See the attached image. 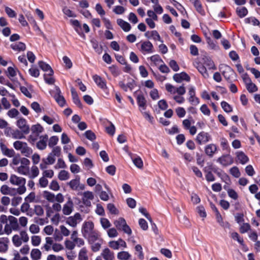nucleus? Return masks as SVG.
Returning <instances> with one entry per match:
<instances>
[{
	"instance_id": "f257e3e1",
	"label": "nucleus",
	"mask_w": 260,
	"mask_h": 260,
	"mask_svg": "<svg viewBox=\"0 0 260 260\" xmlns=\"http://www.w3.org/2000/svg\"><path fill=\"white\" fill-rule=\"evenodd\" d=\"M166 89L168 92L173 95V99L178 104H182L185 101L182 96L186 92V89L184 86L182 85L176 87L171 84L165 85Z\"/></svg>"
},
{
	"instance_id": "f03ea898",
	"label": "nucleus",
	"mask_w": 260,
	"mask_h": 260,
	"mask_svg": "<svg viewBox=\"0 0 260 260\" xmlns=\"http://www.w3.org/2000/svg\"><path fill=\"white\" fill-rule=\"evenodd\" d=\"M13 147L16 150L20 151L26 157H29L32 153V149L24 142L16 141L14 142Z\"/></svg>"
},
{
	"instance_id": "7ed1b4c3",
	"label": "nucleus",
	"mask_w": 260,
	"mask_h": 260,
	"mask_svg": "<svg viewBox=\"0 0 260 260\" xmlns=\"http://www.w3.org/2000/svg\"><path fill=\"white\" fill-rule=\"evenodd\" d=\"M115 226L118 231L122 232L128 236L132 234L131 228L123 217H119L115 221Z\"/></svg>"
},
{
	"instance_id": "20e7f679",
	"label": "nucleus",
	"mask_w": 260,
	"mask_h": 260,
	"mask_svg": "<svg viewBox=\"0 0 260 260\" xmlns=\"http://www.w3.org/2000/svg\"><path fill=\"white\" fill-rule=\"evenodd\" d=\"M140 51L144 54L152 53L153 52V46L149 41L142 42L140 44Z\"/></svg>"
},
{
	"instance_id": "39448f33",
	"label": "nucleus",
	"mask_w": 260,
	"mask_h": 260,
	"mask_svg": "<svg viewBox=\"0 0 260 260\" xmlns=\"http://www.w3.org/2000/svg\"><path fill=\"white\" fill-rule=\"evenodd\" d=\"M211 140V136L205 132L199 133L196 138V142L199 144H206Z\"/></svg>"
},
{
	"instance_id": "423d86ee",
	"label": "nucleus",
	"mask_w": 260,
	"mask_h": 260,
	"mask_svg": "<svg viewBox=\"0 0 260 260\" xmlns=\"http://www.w3.org/2000/svg\"><path fill=\"white\" fill-rule=\"evenodd\" d=\"M94 230V224L92 221H85L82 225L81 232L85 238L88 236L92 231Z\"/></svg>"
},
{
	"instance_id": "0eeeda50",
	"label": "nucleus",
	"mask_w": 260,
	"mask_h": 260,
	"mask_svg": "<svg viewBox=\"0 0 260 260\" xmlns=\"http://www.w3.org/2000/svg\"><path fill=\"white\" fill-rule=\"evenodd\" d=\"M243 80L246 84L247 90L251 93L255 92L257 91L258 88L256 85L252 82L251 79L247 75H244L243 76Z\"/></svg>"
},
{
	"instance_id": "6e6552de",
	"label": "nucleus",
	"mask_w": 260,
	"mask_h": 260,
	"mask_svg": "<svg viewBox=\"0 0 260 260\" xmlns=\"http://www.w3.org/2000/svg\"><path fill=\"white\" fill-rule=\"evenodd\" d=\"M219 69L222 75L226 79H229L234 74V71L229 66L222 64L219 66Z\"/></svg>"
},
{
	"instance_id": "1a4fd4ad",
	"label": "nucleus",
	"mask_w": 260,
	"mask_h": 260,
	"mask_svg": "<svg viewBox=\"0 0 260 260\" xmlns=\"http://www.w3.org/2000/svg\"><path fill=\"white\" fill-rule=\"evenodd\" d=\"M9 133L13 139H22L25 138V134L19 129H12L11 128H7L5 134L7 136H8Z\"/></svg>"
},
{
	"instance_id": "9d476101",
	"label": "nucleus",
	"mask_w": 260,
	"mask_h": 260,
	"mask_svg": "<svg viewBox=\"0 0 260 260\" xmlns=\"http://www.w3.org/2000/svg\"><path fill=\"white\" fill-rule=\"evenodd\" d=\"M55 93L53 97L57 102V103L61 107H63L66 103V101L64 97L61 94V90L59 87L55 86Z\"/></svg>"
},
{
	"instance_id": "9b49d317",
	"label": "nucleus",
	"mask_w": 260,
	"mask_h": 260,
	"mask_svg": "<svg viewBox=\"0 0 260 260\" xmlns=\"http://www.w3.org/2000/svg\"><path fill=\"white\" fill-rule=\"evenodd\" d=\"M17 126L23 132L24 134H28L30 132V128L27 124V121L24 118H20L17 121Z\"/></svg>"
},
{
	"instance_id": "f8f14e48",
	"label": "nucleus",
	"mask_w": 260,
	"mask_h": 260,
	"mask_svg": "<svg viewBox=\"0 0 260 260\" xmlns=\"http://www.w3.org/2000/svg\"><path fill=\"white\" fill-rule=\"evenodd\" d=\"M81 215L79 213H76L74 216H70L67 220V223L72 227H76L78 222L82 221Z\"/></svg>"
},
{
	"instance_id": "ddd939ff",
	"label": "nucleus",
	"mask_w": 260,
	"mask_h": 260,
	"mask_svg": "<svg viewBox=\"0 0 260 260\" xmlns=\"http://www.w3.org/2000/svg\"><path fill=\"white\" fill-rule=\"evenodd\" d=\"M217 161L220 163L221 165L227 166L232 165L233 162V158L230 154L223 155L219 157Z\"/></svg>"
},
{
	"instance_id": "4468645a",
	"label": "nucleus",
	"mask_w": 260,
	"mask_h": 260,
	"mask_svg": "<svg viewBox=\"0 0 260 260\" xmlns=\"http://www.w3.org/2000/svg\"><path fill=\"white\" fill-rule=\"evenodd\" d=\"M70 22L73 26L76 32L83 39H85L86 36L82 31V28L81 24L78 20H71Z\"/></svg>"
},
{
	"instance_id": "2eb2a0df",
	"label": "nucleus",
	"mask_w": 260,
	"mask_h": 260,
	"mask_svg": "<svg viewBox=\"0 0 260 260\" xmlns=\"http://www.w3.org/2000/svg\"><path fill=\"white\" fill-rule=\"evenodd\" d=\"M92 79L96 84L101 88H102L107 94H108L107 92V88L106 83L104 80L98 75H94L92 76Z\"/></svg>"
},
{
	"instance_id": "dca6fc26",
	"label": "nucleus",
	"mask_w": 260,
	"mask_h": 260,
	"mask_svg": "<svg viewBox=\"0 0 260 260\" xmlns=\"http://www.w3.org/2000/svg\"><path fill=\"white\" fill-rule=\"evenodd\" d=\"M217 151V146L213 143L206 145L205 147V153L209 157H212Z\"/></svg>"
},
{
	"instance_id": "f3484780",
	"label": "nucleus",
	"mask_w": 260,
	"mask_h": 260,
	"mask_svg": "<svg viewBox=\"0 0 260 260\" xmlns=\"http://www.w3.org/2000/svg\"><path fill=\"white\" fill-rule=\"evenodd\" d=\"M40 140L37 143V148L40 150H43L46 148L47 142L48 140V137L47 135H42L39 137Z\"/></svg>"
},
{
	"instance_id": "a211bd4d",
	"label": "nucleus",
	"mask_w": 260,
	"mask_h": 260,
	"mask_svg": "<svg viewBox=\"0 0 260 260\" xmlns=\"http://www.w3.org/2000/svg\"><path fill=\"white\" fill-rule=\"evenodd\" d=\"M10 182L13 185H25L26 179L23 177H18L15 175H12L10 178Z\"/></svg>"
},
{
	"instance_id": "6ab92c4d",
	"label": "nucleus",
	"mask_w": 260,
	"mask_h": 260,
	"mask_svg": "<svg viewBox=\"0 0 260 260\" xmlns=\"http://www.w3.org/2000/svg\"><path fill=\"white\" fill-rule=\"evenodd\" d=\"M85 238L88 240L90 244H92L96 241V240H99V239H101L99 232L94 230L89 233L88 236L85 237Z\"/></svg>"
},
{
	"instance_id": "aec40b11",
	"label": "nucleus",
	"mask_w": 260,
	"mask_h": 260,
	"mask_svg": "<svg viewBox=\"0 0 260 260\" xmlns=\"http://www.w3.org/2000/svg\"><path fill=\"white\" fill-rule=\"evenodd\" d=\"M39 67L44 72H49L48 75L49 76H53L54 71L50 67V66L43 61H39L38 62Z\"/></svg>"
},
{
	"instance_id": "412c9836",
	"label": "nucleus",
	"mask_w": 260,
	"mask_h": 260,
	"mask_svg": "<svg viewBox=\"0 0 260 260\" xmlns=\"http://www.w3.org/2000/svg\"><path fill=\"white\" fill-rule=\"evenodd\" d=\"M71 92L73 103L79 108H82V105L78 96V94L74 87L71 88Z\"/></svg>"
},
{
	"instance_id": "4be33fe9",
	"label": "nucleus",
	"mask_w": 260,
	"mask_h": 260,
	"mask_svg": "<svg viewBox=\"0 0 260 260\" xmlns=\"http://www.w3.org/2000/svg\"><path fill=\"white\" fill-rule=\"evenodd\" d=\"M173 79L176 82L178 83H180L183 80H185L187 81H189L190 80V77L185 72H182L180 74H175L173 76Z\"/></svg>"
},
{
	"instance_id": "5701e85b",
	"label": "nucleus",
	"mask_w": 260,
	"mask_h": 260,
	"mask_svg": "<svg viewBox=\"0 0 260 260\" xmlns=\"http://www.w3.org/2000/svg\"><path fill=\"white\" fill-rule=\"evenodd\" d=\"M73 208V203L71 199L68 201V202L64 205L62 209V212L64 215H70Z\"/></svg>"
},
{
	"instance_id": "b1692460",
	"label": "nucleus",
	"mask_w": 260,
	"mask_h": 260,
	"mask_svg": "<svg viewBox=\"0 0 260 260\" xmlns=\"http://www.w3.org/2000/svg\"><path fill=\"white\" fill-rule=\"evenodd\" d=\"M9 240L7 237L0 238V252L5 253L8 249Z\"/></svg>"
},
{
	"instance_id": "393cba45",
	"label": "nucleus",
	"mask_w": 260,
	"mask_h": 260,
	"mask_svg": "<svg viewBox=\"0 0 260 260\" xmlns=\"http://www.w3.org/2000/svg\"><path fill=\"white\" fill-rule=\"evenodd\" d=\"M137 101L140 111H144L146 108V101L143 94H139L137 96Z\"/></svg>"
},
{
	"instance_id": "a878e982",
	"label": "nucleus",
	"mask_w": 260,
	"mask_h": 260,
	"mask_svg": "<svg viewBox=\"0 0 260 260\" xmlns=\"http://www.w3.org/2000/svg\"><path fill=\"white\" fill-rule=\"evenodd\" d=\"M0 147L3 153L9 157L14 156L15 154V151L12 149H9L3 143H0Z\"/></svg>"
},
{
	"instance_id": "bb28decb",
	"label": "nucleus",
	"mask_w": 260,
	"mask_h": 260,
	"mask_svg": "<svg viewBox=\"0 0 260 260\" xmlns=\"http://www.w3.org/2000/svg\"><path fill=\"white\" fill-rule=\"evenodd\" d=\"M80 178L79 176H77L76 178L71 180L68 183V185H69L70 187L73 190H77L80 185Z\"/></svg>"
},
{
	"instance_id": "cd10ccee",
	"label": "nucleus",
	"mask_w": 260,
	"mask_h": 260,
	"mask_svg": "<svg viewBox=\"0 0 260 260\" xmlns=\"http://www.w3.org/2000/svg\"><path fill=\"white\" fill-rule=\"evenodd\" d=\"M117 23L118 25L125 32L129 31L131 29V25L127 22L121 19L117 20Z\"/></svg>"
},
{
	"instance_id": "c85d7f7f",
	"label": "nucleus",
	"mask_w": 260,
	"mask_h": 260,
	"mask_svg": "<svg viewBox=\"0 0 260 260\" xmlns=\"http://www.w3.org/2000/svg\"><path fill=\"white\" fill-rule=\"evenodd\" d=\"M8 219L9 221V224L12 227L13 230L17 231L19 229V224L18 223L17 219L13 216H9Z\"/></svg>"
},
{
	"instance_id": "c756f323",
	"label": "nucleus",
	"mask_w": 260,
	"mask_h": 260,
	"mask_svg": "<svg viewBox=\"0 0 260 260\" xmlns=\"http://www.w3.org/2000/svg\"><path fill=\"white\" fill-rule=\"evenodd\" d=\"M236 156L239 162L244 165L249 160L248 157L246 155L244 152L242 151H238L236 152Z\"/></svg>"
},
{
	"instance_id": "7c9ffc66",
	"label": "nucleus",
	"mask_w": 260,
	"mask_h": 260,
	"mask_svg": "<svg viewBox=\"0 0 260 260\" xmlns=\"http://www.w3.org/2000/svg\"><path fill=\"white\" fill-rule=\"evenodd\" d=\"M11 48L15 50L18 51H24L26 48L25 44L22 42H19L16 43L12 44Z\"/></svg>"
},
{
	"instance_id": "2f4dec72",
	"label": "nucleus",
	"mask_w": 260,
	"mask_h": 260,
	"mask_svg": "<svg viewBox=\"0 0 260 260\" xmlns=\"http://www.w3.org/2000/svg\"><path fill=\"white\" fill-rule=\"evenodd\" d=\"M102 255L105 260H113V253L108 248L103 250L102 253Z\"/></svg>"
},
{
	"instance_id": "473e14b6",
	"label": "nucleus",
	"mask_w": 260,
	"mask_h": 260,
	"mask_svg": "<svg viewBox=\"0 0 260 260\" xmlns=\"http://www.w3.org/2000/svg\"><path fill=\"white\" fill-rule=\"evenodd\" d=\"M42 253L39 249H32L30 253L32 260H39L41 259Z\"/></svg>"
},
{
	"instance_id": "72a5a7b5",
	"label": "nucleus",
	"mask_w": 260,
	"mask_h": 260,
	"mask_svg": "<svg viewBox=\"0 0 260 260\" xmlns=\"http://www.w3.org/2000/svg\"><path fill=\"white\" fill-rule=\"evenodd\" d=\"M31 131L32 134L39 135L42 133L44 131V128L39 123L32 125L31 127Z\"/></svg>"
},
{
	"instance_id": "f704fd0d",
	"label": "nucleus",
	"mask_w": 260,
	"mask_h": 260,
	"mask_svg": "<svg viewBox=\"0 0 260 260\" xmlns=\"http://www.w3.org/2000/svg\"><path fill=\"white\" fill-rule=\"evenodd\" d=\"M148 35H149L150 36H151L153 38V39L155 41H158L161 43H162L163 42L162 40L161 39V38H160L159 35L158 34L157 31H156V30H153L150 32H149V31L147 32L145 34V36L149 38V36H148Z\"/></svg>"
},
{
	"instance_id": "c9c22d12",
	"label": "nucleus",
	"mask_w": 260,
	"mask_h": 260,
	"mask_svg": "<svg viewBox=\"0 0 260 260\" xmlns=\"http://www.w3.org/2000/svg\"><path fill=\"white\" fill-rule=\"evenodd\" d=\"M126 247V244L122 239H119L117 241H115V249L123 250Z\"/></svg>"
},
{
	"instance_id": "e433bc0d",
	"label": "nucleus",
	"mask_w": 260,
	"mask_h": 260,
	"mask_svg": "<svg viewBox=\"0 0 260 260\" xmlns=\"http://www.w3.org/2000/svg\"><path fill=\"white\" fill-rule=\"evenodd\" d=\"M132 160L134 164L138 168L142 169L143 168V162L141 158L139 156H137L132 158Z\"/></svg>"
},
{
	"instance_id": "4c0bfd02",
	"label": "nucleus",
	"mask_w": 260,
	"mask_h": 260,
	"mask_svg": "<svg viewBox=\"0 0 260 260\" xmlns=\"http://www.w3.org/2000/svg\"><path fill=\"white\" fill-rule=\"evenodd\" d=\"M79 260H88V257L87 254V250L85 247L81 249L78 254Z\"/></svg>"
},
{
	"instance_id": "58836bf2",
	"label": "nucleus",
	"mask_w": 260,
	"mask_h": 260,
	"mask_svg": "<svg viewBox=\"0 0 260 260\" xmlns=\"http://www.w3.org/2000/svg\"><path fill=\"white\" fill-rule=\"evenodd\" d=\"M6 74L10 79L13 80V78L16 75V71L13 67H9L8 68Z\"/></svg>"
},
{
	"instance_id": "ea45409f",
	"label": "nucleus",
	"mask_w": 260,
	"mask_h": 260,
	"mask_svg": "<svg viewBox=\"0 0 260 260\" xmlns=\"http://www.w3.org/2000/svg\"><path fill=\"white\" fill-rule=\"evenodd\" d=\"M58 178L60 180H67L70 178V175L68 171L61 170L58 174Z\"/></svg>"
},
{
	"instance_id": "a19ab883",
	"label": "nucleus",
	"mask_w": 260,
	"mask_h": 260,
	"mask_svg": "<svg viewBox=\"0 0 260 260\" xmlns=\"http://www.w3.org/2000/svg\"><path fill=\"white\" fill-rule=\"evenodd\" d=\"M92 48L94 49L95 51L99 54H100L102 52V48L101 47L99 46L98 41L95 39H92L90 41Z\"/></svg>"
},
{
	"instance_id": "79ce46f5",
	"label": "nucleus",
	"mask_w": 260,
	"mask_h": 260,
	"mask_svg": "<svg viewBox=\"0 0 260 260\" xmlns=\"http://www.w3.org/2000/svg\"><path fill=\"white\" fill-rule=\"evenodd\" d=\"M237 15L241 18L245 17L248 13V10L245 7H239L236 9Z\"/></svg>"
},
{
	"instance_id": "37998d69",
	"label": "nucleus",
	"mask_w": 260,
	"mask_h": 260,
	"mask_svg": "<svg viewBox=\"0 0 260 260\" xmlns=\"http://www.w3.org/2000/svg\"><path fill=\"white\" fill-rule=\"evenodd\" d=\"M58 138L56 136H52L48 141V146L49 148H53L57 144L58 142Z\"/></svg>"
},
{
	"instance_id": "c03bdc74",
	"label": "nucleus",
	"mask_w": 260,
	"mask_h": 260,
	"mask_svg": "<svg viewBox=\"0 0 260 260\" xmlns=\"http://www.w3.org/2000/svg\"><path fill=\"white\" fill-rule=\"evenodd\" d=\"M44 197L49 202H54L55 201L54 194L48 191H44Z\"/></svg>"
},
{
	"instance_id": "a18cd8bd",
	"label": "nucleus",
	"mask_w": 260,
	"mask_h": 260,
	"mask_svg": "<svg viewBox=\"0 0 260 260\" xmlns=\"http://www.w3.org/2000/svg\"><path fill=\"white\" fill-rule=\"evenodd\" d=\"M197 69L199 72L203 76L204 78H208L209 77L206 68L202 64H199V66L197 67Z\"/></svg>"
},
{
	"instance_id": "49530a36",
	"label": "nucleus",
	"mask_w": 260,
	"mask_h": 260,
	"mask_svg": "<svg viewBox=\"0 0 260 260\" xmlns=\"http://www.w3.org/2000/svg\"><path fill=\"white\" fill-rule=\"evenodd\" d=\"M98 242L96 243H92L91 249L93 252H96L99 251L101 248V245L102 244V239H99V240H96Z\"/></svg>"
},
{
	"instance_id": "de8ad7c7",
	"label": "nucleus",
	"mask_w": 260,
	"mask_h": 260,
	"mask_svg": "<svg viewBox=\"0 0 260 260\" xmlns=\"http://www.w3.org/2000/svg\"><path fill=\"white\" fill-rule=\"evenodd\" d=\"M52 148V151L50 153L54 157L55 156L59 157L61 154V147L60 146H57Z\"/></svg>"
},
{
	"instance_id": "09e8293b",
	"label": "nucleus",
	"mask_w": 260,
	"mask_h": 260,
	"mask_svg": "<svg viewBox=\"0 0 260 260\" xmlns=\"http://www.w3.org/2000/svg\"><path fill=\"white\" fill-rule=\"evenodd\" d=\"M42 160L43 162H45L46 164L52 165L55 161V158L49 153L46 159L43 158Z\"/></svg>"
},
{
	"instance_id": "8fccbe9b",
	"label": "nucleus",
	"mask_w": 260,
	"mask_h": 260,
	"mask_svg": "<svg viewBox=\"0 0 260 260\" xmlns=\"http://www.w3.org/2000/svg\"><path fill=\"white\" fill-rule=\"evenodd\" d=\"M52 76H49L48 73L44 74V79L47 84L52 85L54 83L55 79Z\"/></svg>"
},
{
	"instance_id": "3c124183",
	"label": "nucleus",
	"mask_w": 260,
	"mask_h": 260,
	"mask_svg": "<svg viewBox=\"0 0 260 260\" xmlns=\"http://www.w3.org/2000/svg\"><path fill=\"white\" fill-rule=\"evenodd\" d=\"M130 254L126 251H121L118 253L117 257L119 259L126 260L130 257Z\"/></svg>"
},
{
	"instance_id": "603ef678",
	"label": "nucleus",
	"mask_w": 260,
	"mask_h": 260,
	"mask_svg": "<svg viewBox=\"0 0 260 260\" xmlns=\"http://www.w3.org/2000/svg\"><path fill=\"white\" fill-rule=\"evenodd\" d=\"M150 60L155 64H159L161 62H162V60L160 58L159 55H154L150 57Z\"/></svg>"
},
{
	"instance_id": "864d4df0",
	"label": "nucleus",
	"mask_w": 260,
	"mask_h": 260,
	"mask_svg": "<svg viewBox=\"0 0 260 260\" xmlns=\"http://www.w3.org/2000/svg\"><path fill=\"white\" fill-rule=\"evenodd\" d=\"M29 74L34 77L37 78L39 76L40 72L36 67H32L28 70Z\"/></svg>"
},
{
	"instance_id": "5fc2aeb1",
	"label": "nucleus",
	"mask_w": 260,
	"mask_h": 260,
	"mask_svg": "<svg viewBox=\"0 0 260 260\" xmlns=\"http://www.w3.org/2000/svg\"><path fill=\"white\" fill-rule=\"evenodd\" d=\"M21 241L20 237L18 235H15L12 238V242L16 247H19L21 245Z\"/></svg>"
},
{
	"instance_id": "6e6d98bb",
	"label": "nucleus",
	"mask_w": 260,
	"mask_h": 260,
	"mask_svg": "<svg viewBox=\"0 0 260 260\" xmlns=\"http://www.w3.org/2000/svg\"><path fill=\"white\" fill-rule=\"evenodd\" d=\"M29 170V167L24 166H20L17 169V171L19 173L25 175L28 173Z\"/></svg>"
},
{
	"instance_id": "4d7b16f0",
	"label": "nucleus",
	"mask_w": 260,
	"mask_h": 260,
	"mask_svg": "<svg viewBox=\"0 0 260 260\" xmlns=\"http://www.w3.org/2000/svg\"><path fill=\"white\" fill-rule=\"evenodd\" d=\"M192 123H193V120L191 118L190 119H185L183 120L182 125L184 129H188Z\"/></svg>"
},
{
	"instance_id": "13d9d810",
	"label": "nucleus",
	"mask_w": 260,
	"mask_h": 260,
	"mask_svg": "<svg viewBox=\"0 0 260 260\" xmlns=\"http://www.w3.org/2000/svg\"><path fill=\"white\" fill-rule=\"evenodd\" d=\"M221 106L223 110L227 113L232 111V107L226 102L223 101L221 103Z\"/></svg>"
},
{
	"instance_id": "bf43d9fd",
	"label": "nucleus",
	"mask_w": 260,
	"mask_h": 260,
	"mask_svg": "<svg viewBox=\"0 0 260 260\" xmlns=\"http://www.w3.org/2000/svg\"><path fill=\"white\" fill-rule=\"evenodd\" d=\"M250 230V225L249 223H243L240 228V232L241 233L244 234Z\"/></svg>"
},
{
	"instance_id": "052dcab7",
	"label": "nucleus",
	"mask_w": 260,
	"mask_h": 260,
	"mask_svg": "<svg viewBox=\"0 0 260 260\" xmlns=\"http://www.w3.org/2000/svg\"><path fill=\"white\" fill-rule=\"evenodd\" d=\"M34 211L35 214L38 216H42L44 213L42 207L38 205L35 206Z\"/></svg>"
},
{
	"instance_id": "680f3d73",
	"label": "nucleus",
	"mask_w": 260,
	"mask_h": 260,
	"mask_svg": "<svg viewBox=\"0 0 260 260\" xmlns=\"http://www.w3.org/2000/svg\"><path fill=\"white\" fill-rule=\"evenodd\" d=\"M175 112L177 115L180 117H183L186 114V111L185 109L182 107H178L175 109Z\"/></svg>"
},
{
	"instance_id": "e2e57ef3",
	"label": "nucleus",
	"mask_w": 260,
	"mask_h": 260,
	"mask_svg": "<svg viewBox=\"0 0 260 260\" xmlns=\"http://www.w3.org/2000/svg\"><path fill=\"white\" fill-rule=\"evenodd\" d=\"M230 173L235 177L238 178L240 176V172L237 167H232L230 170Z\"/></svg>"
},
{
	"instance_id": "0e129e2a",
	"label": "nucleus",
	"mask_w": 260,
	"mask_h": 260,
	"mask_svg": "<svg viewBox=\"0 0 260 260\" xmlns=\"http://www.w3.org/2000/svg\"><path fill=\"white\" fill-rule=\"evenodd\" d=\"M84 135L85 137L90 141H93L96 138L94 133L89 130L86 131Z\"/></svg>"
},
{
	"instance_id": "69168bd1",
	"label": "nucleus",
	"mask_w": 260,
	"mask_h": 260,
	"mask_svg": "<svg viewBox=\"0 0 260 260\" xmlns=\"http://www.w3.org/2000/svg\"><path fill=\"white\" fill-rule=\"evenodd\" d=\"M220 143L223 150H228L229 148L228 141L225 138H220Z\"/></svg>"
},
{
	"instance_id": "338daca9",
	"label": "nucleus",
	"mask_w": 260,
	"mask_h": 260,
	"mask_svg": "<svg viewBox=\"0 0 260 260\" xmlns=\"http://www.w3.org/2000/svg\"><path fill=\"white\" fill-rule=\"evenodd\" d=\"M159 108L162 110H166L168 107V105L165 100H161L157 103Z\"/></svg>"
},
{
	"instance_id": "774afa93",
	"label": "nucleus",
	"mask_w": 260,
	"mask_h": 260,
	"mask_svg": "<svg viewBox=\"0 0 260 260\" xmlns=\"http://www.w3.org/2000/svg\"><path fill=\"white\" fill-rule=\"evenodd\" d=\"M49 188L54 191H57L59 189L60 187L57 181L54 180L50 183Z\"/></svg>"
}]
</instances>
